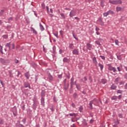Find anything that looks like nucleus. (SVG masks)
I'll list each match as a JSON object with an SVG mask.
<instances>
[{"mask_svg":"<svg viewBox=\"0 0 127 127\" xmlns=\"http://www.w3.org/2000/svg\"><path fill=\"white\" fill-rule=\"evenodd\" d=\"M107 65L108 67V69L109 71H111V72H113L114 73H116V72H118H118H121V71H122V68H123V65L121 64L120 66L117 67V68L112 66L111 64H109Z\"/></svg>","mask_w":127,"mask_h":127,"instance_id":"nucleus-1","label":"nucleus"},{"mask_svg":"<svg viewBox=\"0 0 127 127\" xmlns=\"http://www.w3.org/2000/svg\"><path fill=\"white\" fill-rule=\"evenodd\" d=\"M109 2L112 4H122L123 2L121 0H109Z\"/></svg>","mask_w":127,"mask_h":127,"instance_id":"nucleus-2","label":"nucleus"},{"mask_svg":"<svg viewBox=\"0 0 127 127\" xmlns=\"http://www.w3.org/2000/svg\"><path fill=\"white\" fill-rule=\"evenodd\" d=\"M0 61L2 64H4V65H6L9 63V61L8 60H4L3 59H0Z\"/></svg>","mask_w":127,"mask_h":127,"instance_id":"nucleus-3","label":"nucleus"},{"mask_svg":"<svg viewBox=\"0 0 127 127\" xmlns=\"http://www.w3.org/2000/svg\"><path fill=\"white\" fill-rule=\"evenodd\" d=\"M73 55H79V49H74L72 50V52Z\"/></svg>","mask_w":127,"mask_h":127,"instance_id":"nucleus-4","label":"nucleus"},{"mask_svg":"<svg viewBox=\"0 0 127 127\" xmlns=\"http://www.w3.org/2000/svg\"><path fill=\"white\" fill-rule=\"evenodd\" d=\"M24 87L25 88H29V89H31L30 84H29V82H28V81L24 82Z\"/></svg>","mask_w":127,"mask_h":127,"instance_id":"nucleus-5","label":"nucleus"},{"mask_svg":"<svg viewBox=\"0 0 127 127\" xmlns=\"http://www.w3.org/2000/svg\"><path fill=\"white\" fill-rule=\"evenodd\" d=\"M97 23L98 24H100V25L103 26L104 22L103 21V19H102L101 17L99 18L98 20H97Z\"/></svg>","mask_w":127,"mask_h":127,"instance_id":"nucleus-6","label":"nucleus"},{"mask_svg":"<svg viewBox=\"0 0 127 127\" xmlns=\"http://www.w3.org/2000/svg\"><path fill=\"white\" fill-rule=\"evenodd\" d=\"M75 15H76V11L71 10L69 13V16L70 17H73V16H75Z\"/></svg>","mask_w":127,"mask_h":127,"instance_id":"nucleus-7","label":"nucleus"},{"mask_svg":"<svg viewBox=\"0 0 127 127\" xmlns=\"http://www.w3.org/2000/svg\"><path fill=\"white\" fill-rule=\"evenodd\" d=\"M5 46L6 48H8L9 51L11 50V42L6 43Z\"/></svg>","mask_w":127,"mask_h":127,"instance_id":"nucleus-8","label":"nucleus"},{"mask_svg":"<svg viewBox=\"0 0 127 127\" xmlns=\"http://www.w3.org/2000/svg\"><path fill=\"white\" fill-rule=\"evenodd\" d=\"M45 99L44 97H42L41 99V105L43 107H45Z\"/></svg>","mask_w":127,"mask_h":127,"instance_id":"nucleus-9","label":"nucleus"},{"mask_svg":"<svg viewBox=\"0 0 127 127\" xmlns=\"http://www.w3.org/2000/svg\"><path fill=\"white\" fill-rule=\"evenodd\" d=\"M48 77L50 81H53V76L51 75L50 72H48Z\"/></svg>","mask_w":127,"mask_h":127,"instance_id":"nucleus-10","label":"nucleus"},{"mask_svg":"<svg viewBox=\"0 0 127 127\" xmlns=\"http://www.w3.org/2000/svg\"><path fill=\"white\" fill-rule=\"evenodd\" d=\"M93 63L95 64V66H97V64H98V62L97 61V59L96 57H94L92 59Z\"/></svg>","mask_w":127,"mask_h":127,"instance_id":"nucleus-11","label":"nucleus"},{"mask_svg":"<svg viewBox=\"0 0 127 127\" xmlns=\"http://www.w3.org/2000/svg\"><path fill=\"white\" fill-rule=\"evenodd\" d=\"M73 85H74V77H72L70 79V88L71 89L73 88Z\"/></svg>","mask_w":127,"mask_h":127,"instance_id":"nucleus-12","label":"nucleus"},{"mask_svg":"<svg viewBox=\"0 0 127 127\" xmlns=\"http://www.w3.org/2000/svg\"><path fill=\"white\" fill-rule=\"evenodd\" d=\"M86 48L88 50H92V45L90 43H87L86 44Z\"/></svg>","mask_w":127,"mask_h":127,"instance_id":"nucleus-13","label":"nucleus"},{"mask_svg":"<svg viewBox=\"0 0 127 127\" xmlns=\"http://www.w3.org/2000/svg\"><path fill=\"white\" fill-rule=\"evenodd\" d=\"M69 88V83H65L64 85V89L65 91H67V90Z\"/></svg>","mask_w":127,"mask_h":127,"instance_id":"nucleus-14","label":"nucleus"},{"mask_svg":"<svg viewBox=\"0 0 127 127\" xmlns=\"http://www.w3.org/2000/svg\"><path fill=\"white\" fill-rule=\"evenodd\" d=\"M69 61L70 60L67 58H64L63 59V62H64V63H69Z\"/></svg>","mask_w":127,"mask_h":127,"instance_id":"nucleus-15","label":"nucleus"},{"mask_svg":"<svg viewBox=\"0 0 127 127\" xmlns=\"http://www.w3.org/2000/svg\"><path fill=\"white\" fill-rule=\"evenodd\" d=\"M25 77L27 78V79H29V77H30V75L29 74V72H27L24 73Z\"/></svg>","mask_w":127,"mask_h":127,"instance_id":"nucleus-16","label":"nucleus"},{"mask_svg":"<svg viewBox=\"0 0 127 127\" xmlns=\"http://www.w3.org/2000/svg\"><path fill=\"white\" fill-rule=\"evenodd\" d=\"M98 66L100 67L101 70L103 71V69H104V65L101 63H99L98 64Z\"/></svg>","mask_w":127,"mask_h":127,"instance_id":"nucleus-17","label":"nucleus"},{"mask_svg":"<svg viewBox=\"0 0 127 127\" xmlns=\"http://www.w3.org/2000/svg\"><path fill=\"white\" fill-rule=\"evenodd\" d=\"M111 90H116V89H117V85L115 84H113L111 86Z\"/></svg>","mask_w":127,"mask_h":127,"instance_id":"nucleus-18","label":"nucleus"},{"mask_svg":"<svg viewBox=\"0 0 127 127\" xmlns=\"http://www.w3.org/2000/svg\"><path fill=\"white\" fill-rule=\"evenodd\" d=\"M39 25H40V30L41 31H43L44 30V29H45L44 28V27H43V25H42V24H41V23H39Z\"/></svg>","mask_w":127,"mask_h":127,"instance_id":"nucleus-19","label":"nucleus"},{"mask_svg":"<svg viewBox=\"0 0 127 127\" xmlns=\"http://www.w3.org/2000/svg\"><path fill=\"white\" fill-rule=\"evenodd\" d=\"M30 28H31V30H32L33 31V33H34V34H37V31H36V30H35L34 28L31 27Z\"/></svg>","mask_w":127,"mask_h":127,"instance_id":"nucleus-20","label":"nucleus"},{"mask_svg":"<svg viewBox=\"0 0 127 127\" xmlns=\"http://www.w3.org/2000/svg\"><path fill=\"white\" fill-rule=\"evenodd\" d=\"M68 47L70 49H74V44H69Z\"/></svg>","mask_w":127,"mask_h":127,"instance_id":"nucleus-21","label":"nucleus"},{"mask_svg":"<svg viewBox=\"0 0 127 127\" xmlns=\"http://www.w3.org/2000/svg\"><path fill=\"white\" fill-rule=\"evenodd\" d=\"M45 93H46L45 91L44 90L42 91L41 94L42 98H43V97H45Z\"/></svg>","mask_w":127,"mask_h":127,"instance_id":"nucleus-22","label":"nucleus"},{"mask_svg":"<svg viewBox=\"0 0 127 127\" xmlns=\"http://www.w3.org/2000/svg\"><path fill=\"white\" fill-rule=\"evenodd\" d=\"M76 88L78 91H80V90H81V86L80 84H76Z\"/></svg>","mask_w":127,"mask_h":127,"instance_id":"nucleus-23","label":"nucleus"},{"mask_svg":"<svg viewBox=\"0 0 127 127\" xmlns=\"http://www.w3.org/2000/svg\"><path fill=\"white\" fill-rule=\"evenodd\" d=\"M101 83L102 84H104V85H105V84H106V83H107V79H101Z\"/></svg>","mask_w":127,"mask_h":127,"instance_id":"nucleus-24","label":"nucleus"},{"mask_svg":"<svg viewBox=\"0 0 127 127\" xmlns=\"http://www.w3.org/2000/svg\"><path fill=\"white\" fill-rule=\"evenodd\" d=\"M61 16H62V18L63 19H65L66 18V17H65V14L63 13H60Z\"/></svg>","mask_w":127,"mask_h":127,"instance_id":"nucleus-25","label":"nucleus"},{"mask_svg":"<svg viewBox=\"0 0 127 127\" xmlns=\"http://www.w3.org/2000/svg\"><path fill=\"white\" fill-rule=\"evenodd\" d=\"M73 99H77L78 98V94L76 93H74L73 94Z\"/></svg>","mask_w":127,"mask_h":127,"instance_id":"nucleus-26","label":"nucleus"},{"mask_svg":"<svg viewBox=\"0 0 127 127\" xmlns=\"http://www.w3.org/2000/svg\"><path fill=\"white\" fill-rule=\"evenodd\" d=\"M116 10L117 11L119 12V11H121V10H122V7H120V6H117L116 7Z\"/></svg>","mask_w":127,"mask_h":127,"instance_id":"nucleus-27","label":"nucleus"},{"mask_svg":"<svg viewBox=\"0 0 127 127\" xmlns=\"http://www.w3.org/2000/svg\"><path fill=\"white\" fill-rule=\"evenodd\" d=\"M83 106H80L79 107V111L80 112V113H82V112H83Z\"/></svg>","mask_w":127,"mask_h":127,"instance_id":"nucleus-28","label":"nucleus"},{"mask_svg":"<svg viewBox=\"0 0 127 127\" xmlns=\"http://www.w3.org/2000/svg\"><path fill=\"white\" fill-rule=\"evenodd\" d=\"M13 116H14V117H16V116H17V112L16 111V110L13 111Z\"/></svg>","mask_w":127,"mask_h":127,"instance_id":"nucleus-29","label":"nucleus"},{"mask_svg":"<svg viewBox=\"0 0 127 127\" xmlns=\"http://www.w3.org/2000/svg\"><path fill=\"white\" fill-rule=\"evenodd\" d=\"M16 127H25L23 125L20 124H17L16 125Z\"/></svg>","mask_w":127,"mask_h":127,"instance_id":"nucleus-30","label":"nucleus"},{"mask_svg":"<svg viewBox=\"0 0 127 127\" xmlns=\"http://www.w3.org/2000/svg\"><path fill=\"white\" fill-rule=\"evenodd\" d=\"M3 38H4V39H7V38H8V35H3L2 36Z\"/></svg>","mask_w":127,"mask_h":127,"instance_id":"nucleus-31","label":"nucleus"},{"mask_svg":"<svg viewBox=\"0 0 127 127\" xmlns=\"http://www.w3.org/2000/svg\"><path fill=\"white\" fill-rule=\"evenodd\" d=\"M109 12H106L103 13V16H105L106 17V16H107L108 15H109Z\"/></svg>","mask_w":127,"mask_h":127,"instance_id":"nucleus-32","label":"nucleus"},{"mask_svg":"<svg viewBox=\"0 0 127 127\" xmlns=\"http://www.w3.org/2000/svg\"><path fill=\"white\" fill-rule=\"evenodd\" d=\"M111 100H114V101H117V100H118V98H117V96H113L111 98Z\"/></svg>","mask_w":127,"mask_h":127,"instance_id":"nucleus-33","label":"nucleus"},{"mask_svg":"<svg viewBox=\"0 0 127 127\" xmlns=\"http://www.w3.org/2000/svg\"><path fill=\"white\" fill-rule=\"evenodd\" d=\"M83 124L84 126H87L88 124L87 123V122H86V120L85 119L83 120Z\"/></svg>","mask_w":127,"mask_h":127,"instance_id":"nucleus-34","label":"nucleus"},{"mask_svg":"<svg viewBox=\"0 0 127 127\" xmlns=\"http://www.w3.org/2000/svg\"><path fill=\"white\" fill-rule=\"evenodd\" d=\"M3 12H4V10H1L0 11V15H3Z\"/></svg>","mask_w":127,"mask_h":127,"instance_id":"nucleus-35","label":"nucleus"},{"mask_svg":"<svg viewBox=\"0 0 127 127\" xmlns=\"http://www.w3.org/2000/svg\"><path fill=\"white\" fill-rule=\"evenodd\" d=\"M22 122L24 124V125H25V123H26V118H24L22 120Z\"/></svg>","mask_w":127,"mask_h":127,"instance_id":"nucleus-36","label":"nucleus"},{"mask_svg":"<svg viewBox=\"0 0 127 127\" xmlns=\"http://www.w3.org/2000/svg\"><path fill=\"white\" fill-rule=\"evenodd\" d=\"M0 52L1 53V54H3V52H2V46L0 45Z\"/></svg>","mask_w":127,"mask_h":127,"instance_id":"nucleus-37","label":"nucleus"},{"mask_svg":"<svg viewBox=\"0 0 127 127\" xmlns=\"http://www.w3.org/2000/svg\"><path fill=\"white\" fill-rule=\"evenodd\" d=\"M72 36L77 41H78V40H79V39H78L77 37H76V36H75V35H74V33H72Z\"/></svg>","mask_w":127,"mask_h":127,"instance_id":"nucleus-38","label":"nucleus"},{"mask_svg":"<svg viewBox=\"0 0 127 127\" xmlns=\"http://www.w3.org/2000/svg\"><path fill=\"white\" fill-rule=\"evenodd\" d=\"M116 45H118L119 46V40H115V41Z\"/></svg>","mask_w":127,"mask_h":127,"instance_id":"nucleus-39","label":"nucleus"},{"mask_svg":"<svg viewBox=\"0 0 127 127\" xmlns=\"http://www.w3.org/2000/svg\"><path fill=\"white\" fill-rule=\"evenodd\" d=\"M109 14H114V12L111 10L108 11Z\"/></svg>","mask_w":127,"mask_h":127,"instance_id":"nucleus-40","label":"nucleus"},{"mask_svg":"<svg viewBox=\"0 0 127 127\" xmlns=\"http://www.w3.org/2000/svg\"><path fill=\"white\" fill-rule=\"evenodd\" d=\"M120 81V77H117L115 79V82H116V84H118V82Z\"/></svg>","mask_w":127,"mask_h":127,"instance_id":"nucleus-41","label":"nucleus"},{"mask_svg":"<svg viewBox=\"0 0 127 127\" xmlns=\"http://www.w3.org/2000/svg\"><path fill=\"white\" fill-rule=\"evenodd\" d=\"M64 53V51L62 49H60L59 50V54H62V53Z\"/></svg>","mask_w":127,"mask_h":127,"instance_id":"nucleus-42","label":"nucleus"},{"mask_svg":"<svg viewBox=\"0 0 127 127\" xmlns=\"http://www.w3.org/2000/svg\"><path fill=\"white\" fill-rule=\"evenodd\" d=\"M100 57H101V59H102V60H106V57H105V56H100Z\"/></svg>","mask_w":127,"mask_h":127,"instance_id":"nucleus-43","label":"nucleus"},{"mask_svg":"<svg viewBox=\"0 0 127 127\" xmlns=\"http://www.w3.org/2000/svg\"><path fill=\"white\" fill-rule=\"evenodd\" d=\"M42 7L43 9H45V4L44 3H43L41 4Z\"/></svg>","mask_w":127,"mask_h":127,"instance_id":"nucleus-44","label":"nucleus"},{"mask_svg":"<svg viewBox=\"0 0 127 127\" xmlns=\"http://www.w3.org/2000/svg\"><path fill=\"white\" fill-rule=\"evenodd\" d=\"M14 61L15 64H17L18 63H19V61H18V60L14 59Z\"/></svg>","mask_w":127,"mask_h":127,"instance_id":"nucleus-45","label":"nucleus"},{"mask_svg":"<svg viewBox=\"0 0 127 127\" xmlns=\"http://www.w3.org/2000/svg\"><path fill=\"white\" fill-rule=\"evenodd\" d=\"M11 45L12 46V49H15V46L14 44H13V43L11 44Z\"/></svg>","mask_w":127,"mask_h":127,"instance_id":"nucleus-46","label":"nucleus"},{"mask_svg":"<svg viewBox=\"0 0 127 127\" xmlns=\"http://www.w3.org/2000/svg\"><path fill=\"white\" fill-rule=\"evenodd\" d=\"M69 116L70 117H74V116L76 117L75 113H70V114H69Z\"/></svg>","mask_w":127,"mask_h":127,"instance_id":"nucleus-47","label":"nucleus"},{"mask_svg":"<svg viewBox=\"0 0 127 127\" xmlns=\"http://www.w3.org/2000/svg\"><path fill=\"white\" fill-rule=\"evenodd\" d=\"M117 57L118 60H122V57H121V56L117 55Z\"/></svg>","mask_w":127,"mask_h":127,"instance_id":"nucleus-48","label":"nucleus"},{"mask_svg":"<svg viewBox=\"0 0 127 127\" xmlns=\"http://www.w3.org/2000/svg\"><path fill=\"white\" fill-rule=\"evenodd\" d=\"M4 123V122H3V120L1 119V120H0V125H3Z\"/></svg>","mask_w":127,"mask_h":127,"instance_id":"nucleus-49","label":"nucleus"},{"mask_svg":"<svg viewBox=\"0 0 127 127\" xmlns=\"http://www.w3.org/2000/svg\"><path fill=\"white\" fill-rule=\"evenodd\" d=\"M117 93H118V94H122L123 93V91H122L121 90H118L117 91Z\"/></svg>","mask_w":127,"mask_h":127,"instance_id":"nucleus-50","label":"nucleus"},{"mask_svg":"<svg viewBox=\"0 0 127 127\" xmlns=\"http://www.w3.org/2000/svg\"><path fill=\"white\" fill-rule=\"evenodd\" d=\"M60 35H61L62 37H63V31L61 30L60 31Z\"/></svg>","mask_w":127,"mask_h":127,"instance_id":"nucleus-51","label":"nucleus"},{"mask_svg":"<svg viewBox=\"0 0 127 127\" xmlns=\"http://www.w3.org/2000/svg\"><path fill=\"white\" fill-rule=\"evenodd\" d=\"M95 43L97 44V45H101V44L100 43V41H95Z\"/></svg>","mask_w":127,"mask_h":127,"instance_id":"nucleus-52","label":"nucleus"},{"mask_svg":"<svg viewBox=\"0 0 127 127\" xmlns=\"http://www.w3.org/2000/svg\"><path fill=\"white\" fill-rule=\"evenodd\" d=\"M89 107H90L91 110L93 109V105H92V103H89Z\"/></svg>","mask_w":127,"mask_h":127,"instance_id":"nucleus-53","label":"nucleus"},{"mask_svg":"<svg viewBox=\"0 0 127 127\" xmlns=\"http://www.w3.org/2000/svg\"><path fill=\"white\" fill-rule=\"evenodd\" d=\"M54 48H55L54 47L53 48V53L54 54H55V53H56V50Z\"/></svg>","mask_w":127,"mask_h":127,"instance_id":"nucleus-54","label":"nucleus"},{"mask_svg":"<svg viewBox=\"0 0 127 127\" xmlns=\"http://www.w3.org/2000/svg\"><path fill=\"white\" fill-rule=\"evenodd\" d=\"M122 97H123V95H120L118 96V99H119V100H121V99H122Z\"/></svg>","mask_w":127,"mask_h":127,"instance_id":"nucleus-55","label":"nucleus"},{"mask_svg":"<svg viewBox=\"0 0 127 127\" xmlns=\"http://www.w3.org/2000/svg\"><path fill=\"white\" fill-rule=\"evenodd\" d=\"M118 116H119V118H120L121 119H123V114H119L118 115Z\"/></svg>","mask_w":127,"mask_h":127,"instance_id":"nucleus-56","label":"nucleus"},{"mask_svg":"<svg viewBox=\"0 0 127 127\" xmlns=\"http://www.w3.org/2000/svg\"><path fill=\"white\" fill-rule=\"evenodd\" d=\"M38 79V76L37 75H35V82H37V80Z\"/></svg>","mask_w":127,"mask_h":127,"instance_id":"nucleus-57","label":"nucleus"},{"mask_svg":"<svg viewBox=\"0 0 127 127\" xmlns=\"http://www.w3.org/2000/svg\"><path fill=\"white\" fill-rule=\"evenodd\" d=\"M22 110L23 111H24V110H25V105H23V106L22 107Z\"/></svg>","mask_w":127,"mask_h":127,"instance_id":"nucleus-58","label":"nucleus"},{"mask_svg":"<svg viewBox=\"0 0 127 127\" xmlns=\"http://www.w3.org/2000/svg\"><path fill=\"white\" fill-rule=\"evenodd\" d=\"M104 2H103L102 1H101V6L102 7H104Z\"/></svg>","mask_w":127,"mask_h":127,"instance_id":"nucleus-59","label":"nucleus"},{"mask_svg":"<svg viewBox=\"0 0 127 127\" xmlns=\"http://www.w3.org/2000/svg\"><path fill=\"white\" fill-rule=\"evenodd\" d=\"M21 73L19 71H17V77H19V75H21Z\"/></svg>","mask_w":127,"mask_h":127,"instance_id":"nucleus-60","label":"nucleus"},{"mask_svg":"<svg viewBox=\"0 0 127 127\" xmlns=\"http://www.w3.org/2000/svg\"><path fill=\"white\" fill-rule=\"evenodd\" d=\"M95 30H96V31H99V30H100V28H99L98 27L96 26Z\"/></svg>","mask_w":127,"mask_h":127,"instance_id":"nucleus-61","label":"nucleus"},{"mask_svg":"<svg viewBox=\"0 0 127 127\" xmlns=\"http://www.w3.org/2000/svg\"><path fill=\"white\" fill-rule=\"evenodd\" d=\"M58 78H59V79L62 78V74H59Z\"/></svg>","mask_w":127,"mask_h":127,"instance_id":"nucleus-62","label":"nucleus"},{"mask_svg":"<svg viewBox=\"0 0 127 127\" xmlns=\"http://www.w3.org/2000/svg\"><path fill=\"white\" fill-rule=\"evenodd\" d=\"M93 123H94V120L93 119H91L90 121V124H93Z\"/></svg>","mask_w":127,"mask_h":127,"instance_id":"nucleus-63","label":"nucleus"},{"mask_svg":"<svg viewBox=\"0 0 127 127\" xmlns=\"http://www.w3.org/2000/svg\"><path fill=\"white\" fill-rule=\"evenodd\" d=\"M124 77H125V79H127V72L125 74Z\"/></svg>","mask_w":127,"mask_h":127,"instance_id":"nucleus-64","label":"nucleus"}]
</instances>
